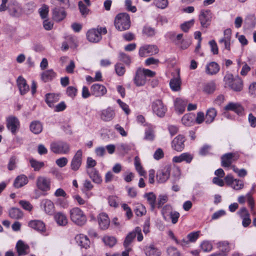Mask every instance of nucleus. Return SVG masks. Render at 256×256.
I'll use <instances>...</instances> for the list:
<instances>
[{"mask_svg": "<svg viewBox=\"0 0 256 256\" xmlns=\"http://www.w3.org/2000/svg\"><path fill=\"white\" fill-rule=\"evenodd\" d=\"M170 88L175 92L179 91L180 90L181 80L179 76L170 80Z\"/></svg>", "mask_w": 256, "mask_h": 256, "instance_id": "nucleus-39", "label": "nucleus"}, {"mask_svg": "<svg viewBox=\"0 0 256 256\" xmlns=\"http://www.w3.org/2000/svg\"><path fill=\"white\" fill-rule=\"evenodd\" d=\"M202 250L204 252H209L212 248V244L208 241L203 242L200 246Z\"/></svg>", "mask_w": 256, "mask_h": 256, "instance_id": "nucleus-55", "label": "nucleus"}, {"mask_svg": "<svg viewBox=\"0 0 256 256\" xmlns=\"http://www.w3.org/2000/svg\"><path fill=\"white\" fill-rule=\"evenodd\" d=\"M200 232H192L189 234L187 236V238L188 240V241L190 242H194L198 238L200 234Z\"/></svg>", "mask_w": 256, "mask_h": 256, "instance_id": "nucleus-62", "label": "nucleus"}, {"mask_svg": "<svg viewBox=\"0 0 256 256\" xmlns=\"http://www.w3.org/2000/svg\"><path fill=\"white\" fill-rule=\"evenodd\" d=\"M115 70L116 73L119 76L124 75L125 72V68L120 64H118L115 66Z\"/></svg>", "mask_w": 256, "mask_h": 256, "instance_id": "nucleus-60", "label": "nucleus"}, {"mask_svg": "<svg viewBox=\"0 0 256 256\" xmlns=\"http://www.w3.org/2000/svg\"><path fill=\"white\" fill-rule=\"evenodd\" d=\"M54 218L56 222L59 226H65L68 224V218L66 215L62 212H58L56 213Z\"/></svg>", "mask_w": 256, "mask_h": 256, "instance_id": "nucleus-32", "label": "nucleus"}, {"mask_svg": "<svg viewBox=\"0 0 256 256\" xmlns=\"http://www.w3.org/2000/svg\"><path fill=\"white\" fill-rule=\"evenodd\" d=\"M8 10L10 14L14 17H20L23 13L21 6L16 1L9 4Z\"/></svg>", "mask_w": 256, "mask_h": 256, "instance_id": "nucleus-14", "label": "nucleus"}, {"mask_svg": "<svg viewBox=\"0 0 256 256\" xmlns=\"http://www.w3.org/2000/svg\"><path fill=\"white\" fill-rule=\"evenodd\" d=\"M224 36L219 40V43L224 49L230 51V50L232 31L230 29H226L224 31Z\"/></svg>", "mask_w": 256, "mask_h": 256, "instance_id": "nucleus-15", "label": "nucleus"}, {"mask_svg": "<svg viewBox=\"0 0 256 256\" xmlns=\"http://www.w3.org/2000/svg\"><path fill=\"white\" fill-rule=\"evenodd\" d=\"M98 220L100 228L102 230H105L108 228L110 224V220L106 214H100L98 217Z\"/></svg>", "mask_w": 256, "mask_h": 256, "instance_id": "nucleus-21", "label": "nucleus"}, {"mask_svg": "<svg viewBox=\"0 0 256 256\" xmlns=\"http://www.w3.org/2000/svg\"><path fill=\"white\" fill-rule=\"evenodd\" d=\"M82 151L78 150L76 151L72 159L70 168L74 171H77L80 167L82 163Z\"/></svg>", "mask_w": 256, "mask_h": 256, "instance_id": "nucleus-11", "label": "nucleus"}, {"mask_svg": "<svg viewBox=\"0 0 256 256\" xmlns=\"http://www.w3.org/2000/svg\"><path fill=\"white\" fill-rule=\"evenodd\" d=\"M230 186L236 190H240L243 188L244 183L240 180L235 179Z\"/></svg>", "mask_w": 256, "mask_h": 256, "instance_id": "nucleus-56", "label": "nucleus"}, {"mask_svg": "<svg viewBox=\"0 0 256 256\" xmlns=\"http://www.w3.org/2000/svg\"><path fill=\"white\" fill-rule=\"evenodd\" d=\"M224 81L226 85L234 91H241L243 88L242 80L238 76L234 78L232 74H226L224 77Z\"/></svg>", "mask_w": 256, "mask_h": 256, "instance_id": "nucleus-2", "label": "nucleus"}, {"mask_svg": "<svg viewBox=\"0 0 256 256\" xmlns=\"http://www.w3.org/2000/svg\"><path fill=\"white\" fill-rule=\"evenodd\" d=\"M115 116L114 110L108 107L101 111L100 114V118L105 122H109L112 120Z\"/></svg>", "mask_w": 256, "mask_h": 256, "instance_id": "nucleus-23", "label": "nucleus"}, {"mask_svg": "<svg viewBox=\"0 0 256 256\" xmlns=\"http://www.w3.org/2000/svg\"><path fill=\"white\" fill-rule=\"evenodd\" d=\"M142 32L148 36H152L155 34V30L150 26H145L143 28Z\"/></svg>", "mask_w": 256, "mask_h": 256, "instance_id": "nucleus-54", "label": "nucleus"}, {"mask_svg": "<svg viewBox=\"0 0 256 256\" xmlns=\"http://www.w3.org/2000/svg\"><path fill=\"white\" fill-rule=\"evenodd\" d=\"M41 206L48 214H52L54 211V206L52 201L48 199H44L41 202Z\"/></svg>", "mask_w": 256, "mask_h": 256, "instance_id": "nucleus-25", "label": "nucleus"}, {"mask_svg": "<svg viewBox=\"0 0 256 256\" xmlns=\"http://www.w3.org/2000/svg\"><path fill=\"white\" fill-rule=\"evenodd\" d=\"M30 162L31 166L34 168L35 171L39 170L44 166V163L42 162H38L34 158L30 160Z\"/></svg>", "mask_w": 256, "mask_h": 256, "instance_id": "nucleus-47", "label": "nucleus"}, {"mask_svg": "<svg viewBox=\"0 0 256 256\" xmlns=\"http://www.w3.org/2000/svg\"><path fill=\"white\" fill-rule=\"evenodd\" d=\"M65 10L62 8H54L52 10V18L56 22L63 20L66 16Z\"/></svg>", "mask_w": 256, "mask_h": 256, "instance_id": "nucleus-27", "label": "nucleus"}, {"mask_svg": "<svg viewBox=\"0 0 256 256\" xmlns=\"http://www.w3.org/2000/svg\"><path fill=\"white\" fill-rule=\"evenodd\" d=\"M134 211L136 214L138 216H141L146 213V208L142 205L138 206Z\"/></svg>", "mask_w": 256, "mask_h": 256, "instance_id": "nucleus-59", "label": "nucleus"}, {"mask_svg": "<svg viewBox=\"0 0 256 256\" xmlns=\"http://www.w3.org/2000/svg\"><path fill=\"white\" fill-rule=\"evenodd\" d=\"M173 212L172 208L170 204H166L163 207L162 210V214L163 218L166 221H169L170 215Z\"/></svg>", "mask_w": 256, "mask_h": 256, "instance_id": "nucleus-42", "label": "nucleus"}, {"mask_svg": "<svg viewBox=\"0 0 256 256\" xmlns=\"http://www.w3.org/2000/svg\"><path fill=\"white\" fill-rule=\"evenodd\" d=\"M158 48L155 45H146L140 48L139 55L141 57H146L148 55H153L158 54Z\"/></svg>", "mask_w": 256, "mask_h": 256, "instance_id": "nucleus-10", "label": "nucleus"}, {"mask_svg": "<svg viewBox=\"0 0 256 256\" xmlns=\"http://www.w3.org/2000/svg\"><path fill=\"white\" fill-rule=\"evenodd\" d=\"M102 241L106 246L111 248L116 243V238L112 236H106L102 238Z\"/></svg>", "mask_w": 256, "mask_h": 256, "instance_id": "nucleus-43", "label": "nucleus"}, {"mask_svg": "<svg viewBox=\"0 0 256 256\" xmlns=\"http://www.w3.org/2000/svg\"><path fill=\"white\" fill-rule=\"evenodd\" d=\"M122 207L124 210L126 212V215L128 219H130L132 216V211L128 206L126 204H123Z\"/></svg>", "mask_w": 256, "mask_h": 256, "instance_id": "nucleus-63", "label": "nucleus"}, {"mask_svg": "<svg viewBox=\"0 0 256 256\" xmlns=\"http://www.w3.org/2000/svg\"><path fill=\"white\" fill-rule=\"evenodd\" d=\"M216 84L212 81L206 84L204 86V91L207 94H212L216 90Z\"/></svg>", "mask_w": 256, "mask_h": 256, "instance_id": "nucleus-45", "label": "nucleus"}, {"mask_svg": "<svg viewBox=\"0 0 256 256\" xmlns=\"http://www.w3.org/2000/svg\"><path fill=\"white\" fill-rule=\"evenodd\" d=\"M30 130L34 134H38L42 132V125L39 121H34L30 124Z\"/></svg>", "mask_w": 256, "mask_h": 256, "instance_id": "nucleus-40", "label": "nucleus"}, {"mask_svg": "<svg viewBox=\"0 0 256 256\" xmlns=\"http://www.w3.org/2000/svg\"><path fill=\"white\" fill-rule=\"evenodd\" d=\"M224 109L226 110L233 111L238 116H242L244 114V108L238 102H230L224 106Z\"/></svg>", "mask_w": 256, "mask_h": 256, "instance_id": "nucleus-17", "label": "nucleus"}, {"mask_svg": "<svg viewBox=\"0 0 256 256\" xmlns=\"http://www.w3.org/2000/svg\"><path fill=\"white\" fill-rule=\"evenodd\" d=\"M198 20L203 28H208L210 24L212 13L210 10H202L200 12Z\"/></svg>", "mask_w": 256, "mask_h": 256, "instance_id": "nucleus-8", "label": "nucleus"}, {"mask_svg": "<svg viewBox=\"0 0 256 256\" xmlns=\"http://www.w3.org/2000/svg\"><path fill=\"white\" fill-rule=\"evenodd\" d=\"M144 250L146 256H160L161 254L160 250L156 247L154 244L145 246Z\"/></svg>", "mask_w": 256, "mask_h": 256, "instance_id": "nucleus-24", "label": "nucleus"}, {"mask_svg": "<svg viewBox=\"0 0 256 256\" xmlns=\"http://www.w3.org/2000/svg\"><path fill=\"white\" fill-rule=\"evenodd\" d=\"M248 92L252 96H256V82H254L250 85Z\"/></svg>", "mask_w": 256, "mask_h": 256, "instance_id": "nucleus-64", "label": "nucleus"}, {"mask_svg": "<svg viewBox=\"0 0 256 256\" xmlns=\"http://www.w3.org/2000/svg\"><path fill=\"white\" fill-rule=\"evenodd\" d=\"M87 172L94 182L97 184H100L102 182V176L96 168L88 170Z\"/></svg>", "mask_w": 256, "mask_h": 256, "instance_id": "nucleus-26", "label": "nucleus"}, {"mask_svg": "<svg viewBox=\"0 0 256 256\" xmlns=\"http://www.w3.org/2000/svg\"><path fill=\"white\" fill-rule=\"evenodd\" d=\"M167 253L168 256H182L180 252L178 250L173 246H170L168 248Z\"/></svg>", "mask_w": 256, "mask_h": 256, "instance_id": "nucleus-57", "label": "nucleus"}, {"mask_svg": "<svg viewBox=\"0 0 256 256\" xmlns=\"http://www.w3.org/2000/svg\"><path fill=\"white\" fill-rule=\"evenodd\" d=\"M16 248L18 256H25L29 252V246L21 240H19L17 242Z\"/></svg>", "mask_w": 256, "mask_h": 256, "instance_id": "nucleus-22", "label": "nucleus"}, {"mask_svg": "<svg viewBox=\"0 0 256 256\" xmlns=\"http://www.w3.org/2000/svg\"><path fill=\"white\" fill-rule=\"evenodd\" d=\"M246 199L248 200V206L250 208V210H251L252 212L254 214V201L253 198L252 196L251 193L248 192L246 194Z\"/></svg>", "mask_w": 256, "mask_h": 256, "instance_id": "nucleus-51", "label": "nucleus"}, {"mask_svg": "<svg viewBox=\"0 0 256 256\" xmlns=\"http://www.w3.org/2000/svg\"><path fill=\"white\" fill-rule=\"evenodd\" d=\"M76 240L78 244L82 248H87L89 247L90 241L86 236L80 234L76 236Z\"/></svg>", "mask_w": 256, "mask_h": 256, "instance_id": "nucleus-31", "label": "nucleus"}, {"mask_svg": "<svg viewBox=\"0 0 256 256\" xmlns=\"http://www.w3.org/2000/svg\"><path fill=\"white\" fill-rule=\"evenodd\" d=\"M36 184L38 188L42 192H47L50 188V180L44 176H38Z\"/></svg>", "mask_w": 256, "mask_h": 256, "instance_id": "nucleus-13", "label": "nucleus"}, {"mask_svg": "<svg viewBox=\"0 0 256 256\" xmlns=\"http://www.w3.org/2000/svg\"><path fill=\"white\" fill-rule=\"evenodd\" d=\"M144 197L146 198L148 204L150 205L152 208L154 209L155 207L156 202V196L152 192H149L145 194Z\"/></svg>", "mask_w": 256, "mask_h": 256, "instance_id": "nucleus-46", "label": "nucleus"}, {"mask_svg": "<svg viewBox=\"0 0 256 256\" xmlns=\"http://www.w3.org/2000/svg\"><path fill=\"white\" fill-rule=\"evenodd\" d=\"M10 216L14 219H20L23 216V212L18 208H12L9 210Z\"/></svg>", "mask_w": 256, "mask_h": 256, "instance_id": "nucleus-41", "label": "nucleus"}, {"mask_svg": "<svg viewBox=\"0 0 256 256\" xmlns=\"http://www.w3.org/2000/svg\"><path fill=\"white\" fill-rule=\"evenodd\" d=\"M114 25L116 28L120 31L128 30L130 26L129 15L126 13L118 14L115 18Z\"/></svg>", "mask_w": 256, "mask_h": 256, "instance_id": "nucleus-1", "label": "nucleus"}, {"mask_svg": "<svg viewBox=\"0 0 256 256\" xmlns=\"http://www.w3.org/2000/svg\"><path fill=\"white\" fill-rule=\"evenodd\" d=\"M187 103V101L185 100H182L180 98H176L174 102L176 110L180 114L183 113L185 110Z\"/></svg>", "mask_w": 256, "mask_h": 256, "instance_id": "nucleus-33", "label": "nucleus"}, {"mask_svg": "<svg viewBox=\"0 0 256 256\" xmlns=\"http://www.w3.org/2000/svg\"><path fill=\"white\" fill-rule=\"evenodd\" d=\"M60 95L54 94H47L46 95V102L50 107L54 106V103L58 101Z\"/></svg>", "mask_w": 256, "mask_h": 256, "instance_id": "nucleus-36", "label": "nucleus"}, {"mask_svg": "<svg viewBox=\"0 0 256 256\" xmlns=\"http://www.w3.org/2000/svg\"><path fill=\"white\" fill-rule=\"evenodd\" d=\"M136 237V234L134 232V230L130 232L126 238L124 240V245L125 248H127L130 244L132 242V240Z\"/></svg>", "mask_w": 256, "mask_h": 256, "instance_id": "nucleus-49", "label": "nucleus"}, {"mask_svg": "<svg viewBox=\"0 0 256 256\" xmlns=\"http://www.w3.org/2000/svg\"><path fill=\"white\" fill-rule=\"evenodd\" d=\"M108 202L110 206L116 208L118 206L119 199L116 196H110L108 198Z\"/></svg>", "mask_w": 256, "mask_h": 256, "instance_id": "nucleus-53", "label": "nucleus"}, {"mask_svg": "<svg viewBox=\"0 0 256 256\" xmlns=\"http://www.w3.org/2000/svg\"><path fill=\"white\" fill-rule=\"evenodd\" d=\"M194 22V19L191 20L182 24L180 28L184 32H188V30L193 26Z\"/></svg>", "mask_w": 256, "mask_h": 256, "instance_id": "nucleus-50", "label": "nucleus"}, {"mask_svg": "<svg viewBox=\"0 0 256 256\" xmlns=\"http://www.w3.org/2000/svg\"><path fill=\"white\" fill-rule=\"evenodd\" d=\"M217 112L214 108H208L206 112L205 122L206 123L210 124L214 122L216 116Z\"/></svg>", "mask_w": 256, "mask_h": 256, "instance_id": "nucleus-35", "label": "nucleus"}, {"mask_svg": "<svg viewBox=\"0 0 256 256\" xmlns=\"http://www.w3.org/2000/svg\"><path fill=\"white\" fill-rule=\"evenodd\" d=\"M195 116L194 114H185L182 118V122L184 125L190 126H192L194 122Z\"/></svg>", "mask_w": 256, "mask_h": 256, "instance_id": "nucleus-37", "label": "nucleus"}, {"mask_svg": "<svg viewBox=\"0 0 256 256\" xmlns=\"http://www.w3.org/2000/svg\"><path fill=\"white\" fill-rule=\"evenodd\" d=\"M70 214L72 221L78 226H82L87 221L86 216L83 211L78 208H72L70 210Z\"/></svg>", "mask_w": 256, "mask_h": 256, "instance_id": "nucleus-3", "label": "nucleus"}, {"mask_svg": "<svg viewBox=\"0 0 256 256\" xmlns=\"http://www.w3.org/2000/svg\"><path fill=\"white\" fill-rule=\"evenodd\" d=\"M28 226L40 232H44L46 230V227L44 224L40 220H32L28 222Z\"/></svg>", "mask_w": 256, "mask_h": 256, "instance_id": "nucleus-28", "label": "nucleus"}, {"mask_svg": "<svg viewBox=\"0 0 256 256\" xmlns=\"http://www.w3.org/2000/svg\"><path fill=\"white\" fill-rule=\"evenodd\" d=\"M237 213L242 220V226L244 228L248 227L251 223V220L250 218V214L247 209L244 207L242 208Z\"/></svg>", "mask_w": 256, "mask_h": 256, "instance_id": "nucleus-19", "label": "nucleus"}, {"mask_svg": "<svg viewBox=\"0 0 256 256\" xmlns=\"http://www.w3.org/2000/svg\"><path fill=\"white\" fill-rule=\"evenodd\" d=\"M6 127L11 132L15 134L20 127V122L18 119L14 116H10L6 119Z\"/></svg>", "mask_w": 256, "mask_h": 256, "instance_id": "nucleus-7", "label": "nucleus"}, {"mask_svg": "<svg viewBox=\"0 0 256 256\" xmlns=\"http://www.w3.org/2000/svg\"><path fill=\"white\" fill-rule=\"evenodd\" d=\"M50 150L56 154H66L70 151V146L63 141L54 142L50 144Z\"/></svg>", "mask_w": 256, "mask_h": 256, "instance_id": "nucleus-4", "label": "nucleus"}, {"mask_svg": "<svg viewBox=\"0 0 256 256\" xmlns=\"http://www.w3.org/2000/svg\"><path fill=\"white\" fill-rule=\"evenodd\" d=\"M28 182V178L27 176L24 174H20L18 176L14 183V186L16 188H21Z\"/></svg>", "mask_w": 256, "mask_h": 256, "instance_id": "nucleus-34", "label": "nucleus"}, {"mask_svg": "<svg viewBox=\"0 0 256 256\" xmlns=\"http://www.w3.org/2000/svg\"><path fill=\"white\" fill-rule=\"evenodd\" d=\"M154 4L158 8L164 9L168 4V0H154Z\"/></svg>", "mask_w": 256, "mask_h": 256, "instance_id": "nucleus-48", "label": "nucleus"}, {"mask_svg": "<svg viewBox=\"0 0 256 256\" xmlns=\"http://www.w3.org/2000/svg\"><path fill=\"white\" fill-rule=\"evenodd\" d=\"M20 205L25 210L28 211H31L33 208L31 204L26 200H21L19 202Z\"/></svg>", "mask_w": 256, "mask_h": 256, "instance_id": "nucleus-52", "label": "nucleus"}, {"mask_svg": "<svg viewBox=\"0 0 256 256\" xmlns=\"http://www.w3.org/2000/svg\"><path fill=\"white\" fill-rule=\"evenodd\" d=\"M220 70V68L218 64L214 62L208 64L206 66V72L208 75L216 74Z\"/></svg>", "mask_w": 256, "mask_h": 256, "instance_id": "nucleus-30", "label": "nucleus"}, {"mask_svg": "<svg viewBox=\"0 0 256 256\" xmlns=\"http://www.w3.org/2000/svg\"><path fill=\"white\" fill-rule=\"evenodd\" d=\"M42 18H45L47 17L48 12V8L44 5L38 10Z\"/></svg>", "mask_w": 256, "mask_h": 256, "instance_id": "nucleus-61", "label": "nucleus"}, {"mask_svg": "<svg viewBox=\"0 0 256 256\" xmlns=\"http://www.w3.org/2000/svg\"><path fill=\"white\" fill-rule=\"evenodd\" d=\"M66 92L68 96L74 98L76 95L77 89L74 86H70L66 88Z\"/></svg>", "mask_w": 256, "mask_h": 256, "instance_id": "nucleus-58", "label": "nucleus"}, {"mask_svg": "<svg viewBox=\"0 0 256 256\" xmlns=\"http://www.w3.org/2000/svg\"><path fill=\"white\" fill-rule=\"evenodd\" d=\"M146 80L144 72L142 70L141 68H138L136 72L135 76L134 78V84L137 86H142L146 84Z\"/></svg>", "mask_w": 256, "mask_h": 256, "instance_id": "nucleus-20", "label": "nucleus"}, {"mask_svg": "<svg viewBox=\"0 0 256 256\" xmlns=\"http://www.w3.org/2000/svg\"><path fill=\"white\" fill-rule=\"evenodd\" d=\"M172 170L170 165H166L158 170L156 178L160 183H164L169 178Z\"/></svg>", "mask_w": 256, "mask_h": 256, "instance_id": "nucleus-6", "label": "nucleus"}, {"mask_svg": "<svg viewBox=\"0 0 256 256\" xmlns=\"http://www.w3.org/2000/svg\"><path fill=\"white\" fill-rule=\"evenodd\" d=\"M152 109L154 112L159 117L164 116L167 110L166 107L160 100H156L152 102Z\"/></svg>", "mask_w": 256, "mask_h": 256, "instance_id": "nucleus-9", "label": "nucleus"}, {"mask_svg": "<svg viewBox=\"0 0 256 256\" xmlns=\"http://www.w3.org/2000/svg\"><path fill=\"white\" fill-rule=\"evenodd\" d=\"M185 140V138L182 135H178L172 141V148L178 152L182 151L184 148Z\"/></svg>", "mask_w": 256, "mask_h": 256, "instance_id": "nucleus-18", "label": "nucleus"}, {"mask_svg": "<svg viewBox=\"0 0 256 256\" xmlns=\"http://www.w3.org/2000/svg\"><path fill=\"white\" fill-rule=\"evenodd\" d=\"M107 30L106 28H92L88 30L86 33L87 39L92 42H98L102 38V34H106Z\"/></svg>", "mask_w": 256, "mask_h": 256, "instance_id": "nucleus-5", "label": "nucleus"}, {"mask_svg": "<svg viewBox=\"0 0 256 256\" xmlns=\"http://www.w3.org/2000/svg\"><path fill=\"white\" fill-rule=\"evenodd\" d=\"M56 76V73L52 70H48L42 74L41 78L44 82L52 80Z\"/></svg>", "mask_w": 256, "mask_h": 256, "instance_id": "nucleus-38", "label": "nucleus"}, {"mask_svg": "<svg viewBox=\"0 0 256 256\" xmlns=\"http://www.w3.org/2000/svg\"><path fill=\"white\" fill-rule=\"evenodd\" d=\"M91 94L96 97H101L107 92L106 88L102 84H94L90 87Z\"/></svg>", "mask_w": 256, "mask_h": 256, "instance_id": "nucleus-16", "label": "nucleus"}, {"mask_svg": "<svg viewBox=\"0 0 256 256\" xmlns=\"http://www.w3.org/2000/svg\"><path fill=\"white\" fill-rule=\"evenodd\" d=\"M17 85L22 95L25 94L29 90V86L22 76H20L17 80Z\"/></svg>", "mask_w": 256, "mask_h": 256, "instance_id": "nucleus-29", "label": "nucleus"}, {"mask_svg": "<svg viewBox=\"0 0 256 256\" xmlns=\"http://www.w3.org/2000/svg\"><path fill=\"white\" fill-rule=\"evenodd\" d=\"M217 246L219 250L224 253H228L230 251V247L228 241L220 242L217 243Z\"/></svg>", "mask_w": 256, "mask_h": 256, "instance_id": "nucleus-44", "label": "nucleus"}, {"mask_svg": "<svg viewBox=\"0 0 256 256\" xmlns=\"http://www.w3.org/2000/svg\"><path fill=\"white\" fill-rule=\"evenodd\" d=\"M238 158V156L235 153H228L221 157V164L223 167H229L231 164Z\"/></svg>", "mask_w": 256, "mask_h": 256, "instance_id": "nucleus-12", "label": "nucleus"}]
</instances>
